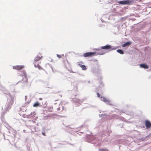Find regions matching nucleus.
I'll return each mask as SVG.
<instances>
[{"instance_id": "obj_5", "label": "nucleus", "mask_w": 151, "mask_h": 151, "mask_svg": "<svg viewBox=\"0 0 151 151\" xmlns=\"http://www.w3.org/2000/svg\"><path fill=\"white\" fill-rule=\"evenodd\" d=\"M95 53V52H87L84 53L83 56L85 57H90Z\"/></svg>"}, {"instance_id": "obj_10", "label": "nucleus", "mask_w": 151, "mask_h": 151, "mask_svg": "<svg viewBox=\"0 0 151 151\" xmlns=\"http://www.w3.org/2000/svg\"><path fill=\"white\" fill-rule=\"evenodd\" d=\"M145 124L147 128H149L151 127V123L148 120L145 121Z\"/></svg>"}, {"instance_id": "obj_29", "label": "nucleus", "mask_w": 151, "mask_h": 151, "mask_svg": "<svg viewBox=\"0 0 151 151\" xmlns=\"http://www.w3.org/2000/svg\"><path fill=\"white\" fill-rule=\"evenodd\" d=\"M39 99L40 100H42V98H39Z\"/></svg>"}, {"instance_id": "obj_16", "label": "nucleus", "mask_w": 151, "mask_h": 151, "mask_svg": "<svg viewBox=\"0 0 151 151\" xmlns=\"http://www.w3.org/2000/svg\"><path fill=\"white\" fill-rule=\"evenodd\" d=\"M40 104L38 102H36L33 105V106L34 107H37L40 106Z\"/></svg>"}, {"instance_id": "obj_18", "label": "nucleus", "mask_w": 151, "mask_h": 151, "mask_svg": "<svg viewBox=\"0 0 151 151\" xmlns=\"http://www.w3.org/2000/svg\"><path fill=\"white\" fill-rule=\"evenodd\" d=\"M116 51L119 53L121 54H123L124 53L123 51L121 49H118L116 50Z\"/></svg>"}, {"instance_id": "obj_24", "label": "nucleus", "mask_w": 151, "mask_h": 151, "mask_svg": "<svg viewBox=\"0 0 151 151\" xmlns=\"http://www.w3.org/2000/svg\"><path fill=\"white\" fill-rule=\"evenodd\" d=\"M97 96L98 97H99L100 96V94L98 93H97Z\"/></svg>"}, {"instance_id": "obj_8", "label": "nucleus", "mask_w": 151, "mask_h": 151, "mask_svg": "<svg viewBox=\"0 0 151 151\" xmlns=\"http://www.w3.org/2000/svg\"><path fill=\"white\" fill-rule=\"evenodd\" d=\"M100 99L101 101L105 102L106 104H107L109 105H111V104L109 103L110 102L109 100L108 99H106L105 98L102 96H101L100 97Z\"/></svg>"}, {"instance_id": "obj_32", "label": "nucleus", "mask_w": 151, "mask_h": 151, "mask_svg": "<svg viewBox=\"0 0 151 151\" xmlns=\"http://www.w3.org/2000/svg\"><path fill=\"white\" fill-rule=\"evenodd\" d=\"M96 50H99V49H96Z\"/></svg>"}, {"instance_id": "obj_28", "label": "nucleus", "mask_w": 151, "mask_h": 151, "mask_svg": "<svg viewBox=\"0 0 151 151\" xmlns=\"http://www.w3.org/2000/svg\"><path fill=\"white\" fill-rule=\"evenodd\" d=\"M124 118H122V120L123 121H124Z\"/></svg>"}, {"instance_id": "obj_33", "label": "nucleus", "mask_w": 151, "mask_h": 151, "mask_svg": "<svg viewBox=\"0 0 151 151\" xmlns=\"http://www.w3.org/2000/svg\"><path fill=\"white\" fill-rule=\"evenodd\" d=\"M84 132H80V133H83Z\"/></svg>"}, {"instance_id": "obj_15", "label": "nucleus", "mask_w": 151, "mask_h": 151, "mask_svg": "<svg viewBox=\"0 0 151 151\" xmlns=\"http://www.w3.org/2000/svg\"><path fill=\"white\" fill-rule=\"evenodd\" d=\"M42 57H40L38 55H37L35 58V61L37 62L40 60L41 59Z\"/></svg>"}, {"instance_id": "obj_13", "label": "nucleus", "mask_w": 151, "mask_h": 151, "mask_svg": "<svg viewBox=\"0 0 151 151\" xmlns=\"http://www.w3.org/2000/svg\"><path fill=\"white\" fill-rule=\"evenodd\" d=\"M140 67L145 69H147L148 68V65L145 64H141L139 65Z\"/></svg>"}, {"instance_id": "obj_22", "label": "nucleus", "mask_w": 151, "mask_h": 151, "mask_svg": "<svg viewBox=\"0 0 151 151\" xmlns=\"http://www.w3.org/2000/svg\"><path fill=\"white\" fill-rule=\"evenodd\" d=\"M27 96H25V102L27 103H29V101H26V100H27Z\"/></svg>"}, {"instance_id": "obj_26", "label": "nucleus", "mask_w": 151, "mask_h": 151, "mask_svg": "<svg viewBox=\"0 0 151 151\" xmlns=\"http://www.w3.org/2000/svg\"><path fill=\"white\" fill-rule=\"evenodd\" d=\"M105 54V53L104 52H102V53H99V54L100 55H104Z\"/></svg>"}, {"instance_id": "obj_23", "label": "nucleus", "mask_w": 151, "mask_h": 151, "mask_svg": "<svg viewBox=\"0 0 151 151\" xmlns=\"http://www.w3.org/2000/svg\"><path fill=\"white\" fill-rule=\"evenodd\" d=\"M57 56L58 57V58H61V55H58V54H57Z\"/></svg>"}, {"instance_id": "obj_4", "label": "nucleus", "mask_w": 151, "mask_h": 151, "mask_svg": "<svg viewBox=\"0 0 151 151\" xmlns=\"http://www.w3.org/2000/svg\"><path fill=\"white\" fill-rule=\"evenodd\" d=\"M89 137L91 138V142L92 143L96 144L97 143V139L95 136H90Z\"/></svg>"}, {"instance_id": "obj_30", "label": "nucleus", "mask_w": 151, "mask_h": 151, "mask_svg": "<svg viewBox=\"0 0 151 151\" xmlns=\"http://www.w3.org/2000/svg\"><path fill=\"white\" fill-rule=\"evenodd\" d=\"M32 123H35V121H31Z\"/></svg>"}, {"instance_id": "obj_1", "label": "nucleus", "mask_w": 151, "mask_h": 151, "mask_svg": "<svg viewBox=\"0 0 151 151\" xmlns=\"http://www.w3.org/2000/svg\"><path fill=\"white\" fill-rule=\"evenodd\" d=\"M0 89L5 94H6L9 96L5 107V109L6 111L9 110L11 109L12 105L14 102V98L10 96V94L8 91L4 87H1Z\"/></svg>"}, {"instance_id": "obj_3", "label": "nucleus", "mask_w": 151, "mask_h": 151, "mask_svg": "<svg viewBox=\"0 0 151 151\" xmlns=\"http://www.w3.org/2000/svg\"><path fill=\"white\" fill-rule=\"evenodd\" d=\"M73 102L76 103L78 105L81 104V103L83 102V100H80L78 99H77L76 98L73 99Z\"/></svg>"}, {"instance_id": "obj_27", "label": "nucleus", "mask_w": 151, "mask_h": 151, "mask_svg": "<svg viewBox=\"0 0 151 151\" xmlns=\"http://www.w3.org/2000/svg\"><path fill=\"white\" fill-rule=\"evenodd\" d=\"M73 131H74V132H76V133H77V132H78V131H77V130L76 131V130L75 131V130H73Z\"/></svg>"}, {"instance_id": "obj_21", "label": "nucleus", "mask_w": 151, "mask_h": 151, "mask_svg": "<svg viewBox=\"0 0 151 151\" xmlns=\"http://www.w3.org/2000/svg\"><path fill=\"white\" fill-rule=\"evenodd\" d=\"M34 66H35V67L36 68L37 67L39 69H40V68H41V67L39 65L37 64V65H36L35 63H34Z\"/></svg>"}, {"instance_id": "obj_19", "label": "nucleus", "mask_w": 151, "mask_h": 151, "mask_svg": "<svg viewBox=\"0 0 151 151\" xmlns=\"http://www.w3.org/2000/svg\"><path fill=\"white\" fill-rule=\"evenodd\" d=\"M4 122V125L5 126V127H6L8 129H10V127L8 125V124L6 122Z\"/></svg>"}, {"instance_id": "obj_25", "label": "nucleus", "mask_w": 151, "mask_h": 151, "mask_svg": "<svg viewBox=\"0 0 151 151\" xmlns=\"http://www.w3.org/2000/svg\"><path fill=\"white\" fill-rule=\"evenodd\" d=\"M42 134H43L44 136H45V133L44 132H42Z\"/></svg>"}, {"instance_id": "obj_12", "label": "nucleus", "mask_w": 151, "mask_h": 151, "mask_svg": "<svg viewBox=\"0 0 151 151\" xmlns=\"http://www.w3.org/2000/svg\"><path fill=\"white\" fill-rule=\"evenodd\" d=\"M24 67V66L23 65H17L15 66H14L13 69H15L18 70H20Z\"/></svg>"}, {"instance_id": "obj_11", "label": "nucleus", "mask_w": 151, "mask_h": 151, "mask_svg": "<svg viewBox=\"0 0 151 151\" xmlns=\"http://www.w3.org/2000/svg\"><path fill=\"white\" fill-rule=\"evenodd\" d=\"M35 112L34 111L32 112L30 114L27 115V117L28 118H32L35 116Z\"/></svg>"}, {"instance_id": "obj_2", "label": "nucleus", "mask_w": 151, "mask_h": 151, "mask_svg": "<svg viewBox=\"0 0 151 151\" xmlns=\"http://www.w3.org/2000/svg\"><path fill=\"white\" fill-rule=\"evenodd\" d=\"M134 2V1L131 0H125L119 1L118 3L122 5H130L132 4Z\"/></svg>"}, {"instance_id": "obj_20", "label": "nucleus", "mask_w": 151, "mask_h": 151, "mask_svg": "<svg viewBox=\"0 0 151 151\" xmlns=\"http://www.w3.org/2000/svg\"><path fill=\"white\" fill-rule=\"evenodd\" d=\"M99 151H109L106 148H101L99 150Z\"/></svg>"}, {"instance_id": "obj_6", "label": "nucleus", "mask_w": 151, "mask_h": 151, "mask_svg": "<svg viewBox=\"0 0 151 151\" xmlns=\"http://www.w3.org/2000/svg\"><path fill=\"white\" fill-rule=\"evenodd\" d=\"M56 109L59 112H62L64 109V106L61 104L59 105L58 107L56 108Z\"/></svg>"}, {"instance_id": "obj_14", "label": "nucleus", "mask_w": 151, "mask_h": 151, "mask_svg": "<svg viewBox=\"0 0 151 151\" xmlns=\"http://www.w3.org/2000/svg\"><path fill=\"white\" fill-rule=\"evenodd\" d=\"M131 42H128L123 44L122 45V46L123 47H125L127 46H129L131 44Z\"/></svg>"}, {"instance_id": "obj_9", "label": "nucleus", "mask_w": 151, "mask_h": 151, "mask_svg": "<svg viewBox=\"0 0 151 151\" xmlns=\"http://www.w3.org/2000/svg\"><path fill=\"white\" fill-rule=\"evenodd\" d=\"M22 76H24L23 78V81H25V82H27L28 80L27 78L26 73L25 71H23V75H22Z\"/></svg>"}, {"instance_id": "obj_7", "label": "nucleus", "mask_w": 151, "mask_h": 151, "mask_svg": "<svg viewBox=\"0 0 151 151\" xmlns=\"http://www.w3.org/2000/svg\"><path fill=\"white\" fill-rule=\"evenodd\" d=\"M111 46L110 45H107L105 46H102L101 47V48L105 50H109L111 49V50H114V49H111Z\"/></svg>"}, {"instance_id": "obj_31", "label": "nucleus", "mask_w": 151, "mask_h": 151, "mask_svg": "<svg viewBox=\"0 0 151 151\" xmlns=\"http://www.w3.org/2000/svg\"><path fill=\"white\" fill-rule=\"evenodd\" d=\"M23 131L24 132H26V131L25 130H24Z\"/></svg>"}, {"instance_id": "obj_35", "label": "nucleus", "mask_w": 151, "mask_h": 151, "mask_svg": "<svg viewBox=\"0 0 151 151\" xmlns=\"http://www.w3.org/2000/svg\"><path fill=\"white\" fill-rule=\"evenodd\" d=\"M20 82V81H19V82H18L17 83H19V82Z\"/></svg>"}, {"instance_id": "obj_34", "label": "nucleus", "mask_w": 151, "mask_h": 151, "mask_svg": "<svg viewBox=\"0 0 151 151\" xmlns=\"http://www.w3.org/2000/svg\"><path fill=\"white\" fill-rule=\"evenodd\" d=\"M101 21H102V22H103V21H102V20H101Z\"/></svg>"}, {"instance_id": "obj_17", "label": "nucleus", "mask_w": 151, "mask_h": 151, "mask_svg": "<svg viewBox=\"0 0 151 151\" xmlns=\"http://www.w3.org/2000/svg\"><path fill=\"white\" fill-rule=\"evenodd\" d=\"M80 66L82 68L83 70H85L86 69V67L84 65H80Z\"/></svg>"}]
</instances>
